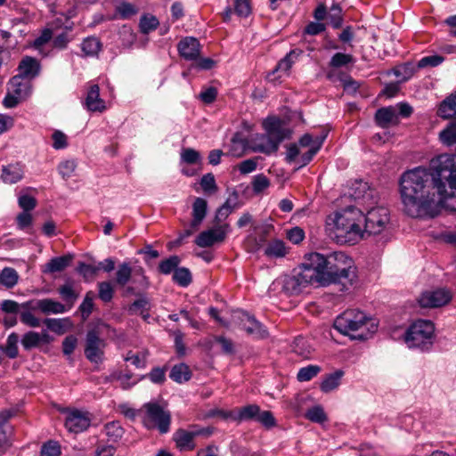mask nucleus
<instances>
[{
    "instance_id": "obj_1",
    "label": "nucleus",
    "mask_w": 456,
    "mask_h": 456,
    "mask_svg": "<svg viewBox=\"0 0 456 456\" xmlns=\"http://www.w3.org/2000/svg\"><path fill=\"white\" fill-rule=\"evenodd\" d=\"M456 190V157L443 154L433 159L428 167L404 171L399 178V193L403 212L413 218H433L440 205L453 197Z\"/></svg>"
},
{
    "instance_id": "obj_2",
    "label": "nucleus",
    "mask_w": 456,
    "mask_h": 456,
    "mask_svg": "<svg viewBox=\"0 0 456 456\" xmlns=\"http://www.w3.org/2000/svg\"><path fill=\"white\" fill-rule=\"evenodd\" d=\"M313 265L318 271L319 286L339 284L340 290L348 289L356 279V268L351 257L343 252H335L328 256L314 252L310 253Z\"/></svg>"
},
{
    "instance_id": "obj_3",
    "label": "nucleus",
    "mask_w": 456,
    "mask_h": 456,
    "mask_svg": "<svg viewBox=\"0 0 456 456\" xmlns=\"http://www.w3.org/2000/svg\"><path fill=\"white\" fill-rule=\"evenodd\" d=\"M362 219V212L350 206L336 212L334 217L329 219L327 225L334 232V237L338 243L354 244L362 239L361 226Z\"/></svg>"
},
{
    "instance_id": "obj_4",
    "label": "nucleus",
    "mask_w": 456,
    "mask_h": 456,
    "mask_svg": "<svg viewBox=\"0 0 456 456\" xmlns=\"http://www.w3.org/2000/svg\"><path fill=\"white\" fill-rule=\"evenodd\" d=\"M334 328L351 339L367 340L378 330L374 319L368 317L357 309H348L338 315L334 322Z\"/></svg>"
},
{
    "instance_id": "obj_5",
    "label": "nucleus",
    "mask_w": 456,
    "mask_h": 456,
    "mask_svg": "<svg viewBox=\"0 0 456 456\" xmlns=\"http://www.w3.org/2000/svg\"><path fill=\"white\" fill-rule=\"evenodd\" d=\"M265 134H257L253 140L252 150L266 155L276 153L280 144L290 137L291 131L283 126L279 118H269L264 122Z\"/></svg>"
},
{
    "instance_id": "obj_6",
    "label": "nucleus",
    "mask_w": 456,
    "mask_h": 456,
    "mask_svg": "<svg viewBox=\"0 0 456 456\" xmlns=\"http://www.w3.org/2000/svg\"><path fill=\"white\" fill-rule=\"evenodd\" d=\"M313 264L310 254H308L305 262L294 270V273L285 279L283 288L288 293L297 295L308 285H319L318 271Z\"/></svg>"
},
{
    "instance_id": "obj_7",
    "label": "nucleus",
    "mask_w": 456,
    "mask_h": 456,
    "mask_svg": "<svg viewBox=\"0 0 456 456\" xmlns=\"http://www.w3.org/2000/svg\"><path fill=\"white\" fill-rule=\"evenodd\" d=\"M435 326L431 321L418 320L406 331L405 342L410 348L428 351L434 340Z\"/></svg>"
},
{
    "instance_id": "obj_8",
    "label": "nucleus",
    "mask_w": 456,
    "mask_h": 456,
    "mask_svg": "<svg viewBox=\"0 0 456 456\" xmlns=\"http://www.w3.org/2000/svg\"><path fill=\"white\" fill-rule=\"evenodd\" d=\"M145 410L142 423L147 429H158L160 434H166L170 429L171 414L165 411L158 403H147L143 405Z\"/></svg>"
},
{
    "instance_id": "obj_9",
    "label": "nucleus",
    "mask_w": 456,
    "mask_h": 456,
    "mask_svg": "<svg viewBox=\"0 0 456 456\" xmlns=\"http://www.w3.org/2000/svg\"><path fill=\"white\" fill-rule=\"evenodd\" d=\"M232 320L239 328L244 330L248 336L256 339L268 338L269 332L265 326L257 321L254 315L242 310L233 312Z\"/></svg>"
},
{
    "instance_id": "obj_10",
    "label": "nucleus",
    "mask_w": 456,
    "mask_h": 456,
    "mask_svg": "<svg viewBox=\"0 0 456 456\" xmlns=\"http://www.w3.org/2000/svg\"><path fill=\"white\" fill-rule=\"evenodd\" d=\"M107 343L101 337L97 329L89 330L86 336L84 353L86 359L93 363H101L104 360Z\"/></svg>"
},
{
    "instance_id": "obj_11",
    "label": "nucleus",
    "mask_w": 456,
    "mask_h": 456,
    "mask_svg": "<svg viewBox=\"0 0 456 456\" xmlns=\"http://www.w3.org/2000/svg\"><path fill=\"white\" fill-rule=\"evenodd\" d=\"M365 225L362 230V238L364 234L375 235L380 233L388 224L389 211L384 207H376L368 210L364 216Z\"/></svg>"
},
{
    "instance_id": "obj_12",
    "label": "nucleus",
    "mask_w": 456,
    "mask_h": 456,
    "mask_svg": "<svg viewBox=\"0 0 456 456\" xmlns=\"http://www.w3.org/2000/svg\"><path fill=\"white\" fill-rule=\"evenodd\" d=\"M138 283L142 288H147L149 285L148 278L144 274L142 267L132 269L129 263L124 262L120 264L116 272L115 283L119 287H125L130 280Z\"/></svg>"
},
{
    "instance_id": "obj_13",
    "label": "nucleus",
    "mask_w": 456,
    "mask_h": 456,
    "mask_svg": "<svg viewBox=\"0 0 456 456\" xmlns=\"http://www.w3.org/2000/svg\"><path fill=\"white\" fill-rule=\"evenodd\" d=\"M230 225L224 223L221 225L201 232L195 239L194 242L200 248L211 247L216 243L224 241L227 234L230 232Z\"/></svg>"
},
{
    "instance_id": "obj_14",
    "label": "nucleus",
    "mask_w": 456,
    "mask_h": 456,
    "mask_svg": "<svg viewBox=\"0 0 456 456\" xmlns=\"http://www.w3.org/2000/svg\"><path fill=\"white\" fill-rule=\"evenodd\" d=\"M452 295L450 290L437 289L426 290L419 296L418 302L423 308H436L447 305L452 300Z\"/></svg>"
},
{
    "instance_id": "obj_15",
    "label": "nucleus",
    "mask_w": 456,
    "mask_h": 456,
    "mask_svg": "<svg viewBox=\"0 0 456 456\" xmlns=\"http://www.w3.org/2000/svg\"><path fill=\"white\" fill-rule=\"evenodd\" d=\"M91 424V419L87 412L79 410L67 411L65 419L66 428L72 433H80L86 430Z\"/></svg>"
},
{
    "instance_id": "obj_16",
    "label": "nucleus",
    "mask_w": 456,
    "mask_h": 456,
    "mask_svg": "<svg viewBox=\"0 0 456 456\" xmlns=\"http://www.w3.org/2000/svg\"><path fill=\"white\" fill-rule=\"evenodd\" d=\"M21 307L32 310H40L45 314H63L66 312V307L61 303L51 298L39 299L36 301H28L21 305Z\"/></svg>"
},
{
    "instance_id": "obj_17",
    "label": "nucleus",
    "mask_w": 456,
    "mask_h": 456,
    "mask_svg": "<svg viewBox=\"0 0 456 456\" xmlns=\"http://www.w3.org/2000/svg\"><path fill=\"white\" fill-rule=\"evenodd\" d=\"M18 74L16 76L23 78L32 80L41 72L40 61L31 56H24L18 65Z\"/></svg>"
},
{
    "instance_id": "obj_18",
    "label": "nucleus",
    "mask_w": 456,
    "mask_h": 456,
    "mask_svg": "<svg viewBox=\"0 0 456 456\" xmlns=\"http://www.w3.org/2000/svg\"><path fill=\"white\" fill-rule=\"evenodd\" d=\"M177 50L184 60L196 61L200 54V44L197 38L186 37L178 43Z\"/></svg>"
},
{
    "instance_id": "obj_19",
    "label": "nucleus",
    "mask_w": 456,
    "mask_h": 456,
    "mask_svg": "<svg viewBox=\"0 0 456 456\" xmlns=\"http://www.w3.org/2000/svg\"><path fill=\"white\" fill-rule=\"evenodd\" d=\"M1 171V181L6 184H13L23 179L25 166L21 162L17 161L2 166Z\"/></svg>"
},
{
    "instance_id": "obj_20",
    "label": "nucleus",
    "mask_w": 456,
    "mask_h": 456,
    "mask_svg": "<svg viewBox=\"0 0 456 456\" xmlns=\"http://www.w3.org/2000/svg\"><path fill=\"white\" fill-rule=\"evenodd\" d=\"M84 105L91 112H103L106 110L105 102L100 97V87L97 84L90 86Z\"/></svg>"
},
{
    "instance_id": "obj_21",
    "label": "nucleus",
    "mask_w": 456,
    "mask_h": 456,
    "mask_svg": "<svg viewBox=\"0 0 456 456\" xmlns=\"http://www.w3.org/2000/svg\"><path fill=\"white\" fill-rule=\"evenodd\" d=\"M375 122L381 128L397 125L399 118L395 109L392 106L379 109L375 113Z\"/></svg>"
},
{
    "instance_id": "obj_22",
    "label": "nucleus",
    "mask_w": 456,
    "mask_h": 456,
    "mask_svg": "<svg viewBox=\"0 0 456 456\" xmlns=\"http://www.w3.org/2000/svg\"><path fill=\"white\" fill-rule=\"evenodd\" d=\"M208 211V202L202 198H196L192 204V219L191 222V227L192 229H198L204 218L206 217Z\"/></svg>"
},
{
    "instance_id": "obj_23",
    "label": "nucleus",
    "mask_w": 456,
    "mask_h": 456,
    "mask_svg": "<svg viewBox=\"0 0 456 456\" xmlns=\"http://www.w3.org/2000/svg\"><path fill=\"white\" fill-rule=\"evenodd\" d=\"M174 441L180 451H192L196 447L194 438L190 430L179 428L174 434Z\"/></svg>"
},
{
    "instance_id": "obj_24",
    "label": "nucleus",
    "mask_w": 456,
    "mask_h": 456,
    "mask_svg": "<svg viewBox=\"0 0 456 456\" xmlns=\"http://www.w3.org/2000/svg\"><path fill=\"white\" fill-rule=\"evenodd\" d=\"M345 375L343 370H336L332 373H329L323 377L320 385V388L323 393H330L337 389L341 384V379Z\"/></svg>"
},
{
    "instance_id": "obj_25",
    "label": "nucleus",
    "mask_w": 456,
    "mask_h": 456,
    "mask_svg": "<svg viewBox=\"0 0 456 456\" xmlns=\"http://www.w3.org/2000/svg\"><path fill=\"white\" fill-rule=\"evenodd\" d=\"M437 115L444 119H449L456 116V91L441 102Z\"/></svg>"
},
{
    "instance_id": "obj_26",
    "label": "nucleus",
    "mask_w": 456,
    "mask_h": 456,
    "mask_svg": "<svg viewBox=\"0 0 456 456\" xmlns=\"http://www.w3.org/2000/svg\"><path fill=\"white\" fill-rule=\"evenodd\" d=\"M22 79L18 76L12 77L9 81V86L12 93L25 100L30 95L32 86L29 82H22Z\"/></svg>"
},
{
    "instance_id": "obj_27",
    "label": "nucleus",
    "mask_w": 456,
    "mask_h": 456,
    "mask_svg": "<svg viewBox=\"0 0 456 456\" xmlns=\"http://www.w3.org/2000/svg\"><path fill=\"white\" fill-rule=\"evenodd\" d=\"M71 260V255L53 257L44 265L42 272L45 273L61 272L69 265Z\"/></svg>"
},
{
    "instance_id": "obj_28",
    "label": "nucleus",
    "mask_w": 456,
    "mask_h": 456,
    "mask_svg": "<svg viewBox=\"0 0 456 456\" xmlns=\"http://www.w3.org/2000/svg\"><path fill=\"white\" fill-rule=\"evenodd\" d=\"M291 347L292 351L303 359H310L314 352L313 346L308 340L303 337L296 338Z\"/></svg>"
},
{
    "instance_id": "obj_29",
    "label": "nucleus",
    "mask_w": 456,
    "mask_h": 456,
    "mask_svg": "<svg viewBox=\"0 0 456 456\" xmlns=\"http://www.w3.org/2000/svg\"><path fill=\"white\" fill-rule=\"evenodd\" d=\"M12 411L4 410L0 412V456H3L11 446L5 432L3 429L4 425L12 418Z\"/></svg>"
},
{
    "instance_id": "obj_30",
    "label": "nucleus",
    "mask_w": 456,
    "mask_h": 456,
    "mask_svg": "<svg viewBox=\"0 0 456 456\" xmlns=\"http://www.w3.org/2000/svg\"><path fill=\"white\" fill-rule=\"evenodd\" d=\"M169 377L176 383H183L188 381L191 378V371L187 364L179 363L172 367Z\"/></svg>"
},
{
    "instance_id": "obj_31",
    "label": "nucleus",
    "mask_w": 456,
    "mask_h": 456,
    "mask_svg": "<svg viewBox=\"0 0 456 456\" xmlns=\"http://www.w3.org/2000/svg\"><path fill=\"white\" fill-rule=\"evenodd\" d=\"M264 253L268 257L279 258L285 256L287 254V248L284 241L281 240H274L268 242L265 248Z\"/></svg>"
},
{
    "instance_id": "obj_32",
    "label": "nucleus",
    "mask_w": 456,
    "mask_h": 456,
    "mask_svg": "<svg viewBox=\"0 0 456 456\" xmlns=\"http://www.w3.org/2000/svg\"><path fill=\"white\" fill-rule=\"evenodd\" d=\"M81 49L86 56H97L102 50V43L96 37H87L81 43Z\"/></svg>"
},
{
    "instance_id": "obj_33",
    "label": "nucleus",
    "mask_w": 456,
    "mask_h": 456,
    "mask_svg": "<svg viewBox=\"0 0 456 456\" xmlns=\"http://www.w3.org/2000/svg\"><path fill=\"white\" fill-rule=\"evenodd\" d=\"M19 281V274L14 268L4 267L0 272V284L6 289H12Z\"/></svg>"
},
{
    "instance_id": "obj_34",
    "label": "nucleus",
    "mask_w": 456,
    "mask_h": 456,
    "mask_svg": "<svg viewBox=\"0 0 456 456\" xmlns=\"http://www.w3.org/2000/svg\"><path fill=\"white\" fill-rule=\"evenodd\" d=\"M260 407L256 404H248L240 408L237 415L234 417V420L247 421V420H256Z\"/></svg>"
},
{
    "instance_id": "obj_35",
    "label": "nucleus",
    "mask_w": 456,
    "mask_h": 456,
    "mask_svg": "<svg viewBox=\"0 0 456 456\" xmlns=\"http://www.w3.org/2000/svg\"><path fill=\"white\" fill-rule=\"evenodd\" d=\"M58 292L63 301L69 305V308L73 306L79 297V292L74 289L73 284L69 281L61 286L58 289Z\"/></svg>"
},
{
    "instance_id": "obj_36",
    "label": "nucleus",
    "mask_w": 456,
    "mask_h": 456,
    "mask_svg": "<svg viewBox=\"0 0 456 456\" xmlns=\"http://www.w3.org/2000/svg\"><path fill=\"white\" fill-rule=\"evenodd\" d=\"M118 35L121 45L126 49L131 48L136 41V34L134 32L132 28L127 25H123L118 29Z\"/></svg>"
},
{
    "instance_id": "obj_37",
    "label": "nucleus",
    "mask_w": 456,
    "mask_h": 456,
    "mask_svg": "<svg viewBox=\"0 0 456 456\" xmlns=\"http://www.w3.org/2000/svg\"><path fill=\"white\" fill-rule=\"evenodd\" d=\"M19 336L17 333H11L4 346H2V353H4L10 359H14L19 354L18 350Z\"/></svg>"
},
{
    "instance_id": "obj_38",
    "label": "nucleus",
    "mask_w": 456,
    "mask_h": 456,
    "mask_svg": "<svg viewBox=\"0 0 456 456\" xmlns=\"http://www.w3.org/2000/svg\"><path fill=\"white\" fill-rule=\"evenodd\" d=\"M105 434L110 441L118 442L122 438L125 430L118 421H111L104 426Z\"/></svg>"
},
{
    "instance_id": "obj_39",
    "label": "nucleus",
    "mask_w": 456,
    "mask_h": 456,
    "mask_svg": "<svg viewBox=\"0 0 456 456\" xmlns=\"http://www.w3.org/2000/svg\"><path fill=\"white\" fill-rule=\"evenodd\" d=\"M159 25V20L153 15L143 14L140 18L139 28L142 34H149L150 32L155 30Z\"/></svg>"
},
{
    "instance_id": "obj_40",
    "label": "nucleus",
    "mask_w": 456,
    "mask_h": 456,
    "mask_svg": "<svg viewBox=\"0 0 456 456\" xmlns=\"http://www.w3.org/2000/svg\"><path fill=\"white\" fill-rule=\"evenodd\" d=\"M44 323L47 326L49 330L52 331L61 335L64 334L67 330V327L70 325V322L68 318L66 319H50L47 318L44 321Z\"/></svg>"
},
{
    "instance_id": "obj_41",
    "label": "nucleus",
    "mask_w": 456,
    "mask_h": 456,
    "mask_svg": "<svg viewBox=\"0 0 456 456\" xmlns=\"http://www.w3.org/2000/svg\"><path fill=\"white\" fill-rule=\"evenodd\" d=\"M322 371L319 365H307L299 369L297 374V379L299 382H306L316 377Z\"/></svg>"
},
{
    "instance_id": "obj_42",
    "label": "nucleus",
    "mask_w": 456,
    "mask_h": 456,
    "mask_svg": "<svg viewBox=\"0 0 456 456\" xmlns=\"http://www.w3.org/2000/svg\"><path fill=\"white\" fill-rule=\"evenodd\" d=\"M439 136L441 141L448 146L456 144V119L441 131Z\"/></svg>"
},
{
    "instance_id": "obj_43",
    "label": "nucleus",
    "mask_w": 456,
    "mask_h": 456,
    "mask_svg": "<svg viewBox=\"0 0 456 456\" xmlns=\"http://www.w3.org/2000/svg\"><path fill=\"white\" fill-rule=\"evenodd\" d=\"M173 281L181 287H187L191 282V274L188 268H176L173 273Z\"/></svg>"
},
{
    "instance_id": "obj_44",
    "label": "nucleus",
    "mask_w": 456,
    "mask_h": 456,
    "mask_svg": "<svg viewBox=\"0 0 456 456\" xmlns=\"http://www.w3.org/2000/svg\"><path fill=\"white\" fill-rule=\"evenodd\" d=\"M114 296V288L110 281L98 283V297L104 303H109Z\"/></svg>"
},
{
    "instance_id": "obj_45",
    "label": "nucleus",
    "mask_w": 456,
    "mask_h": 456,
    "mask_svg": "<svg viewBox=\"0 0 456 456\" xmlns=\"http://www.w3.org/2000/svg\"><path fill=\"white\" fill-rule=\"evenodd\" d=\"M167 370V366L152 368L151 370L148 374L143 375L142 379L148 378L152 383L161 385L166 381Z\"/></svg>"
},
{
    "instance_id": "obj_46",
    "label": "nucleus",
    "mask_w": 456,
    "mask_h": 456,
    "mask_svg": "<svg viewBox=\"0 0 456 456\" xmlns=\"http://www.w3.org/2000/svg\"><path fill=\"white\" fill-rule=\"evenodd\" d=\"M305 418L315 423H323L327 420V415L320 405L308 409L305 412Z\"/></svg>"
},
{
    "instance_id": "obj_47",
    "label": "nucleus",
    "mask_w": 456,
    "mask_h": 456,
    "mask_svg": "<svg viewBox=\"0 0 456 456\" xmlns=\"http://www.w3.org/2000/svg\"><path fill=\"white\" fill-rule=\"evenodd\" d=\"M20 343L26 351H28L40 345L39 333L36 331H28L22 336Z\"/></svg>"
},
{
    "instance_id": "obj_48",
    "label": "nucleus",
    "mask_w": 456,
    "mask_h": 456,
    "mask_svg": "<svg viewBox=\"0 0 456 456\" xmlns=\"http://www.w3.org/2000/svg\"><path fill=\"white\" fill-rule=\"evenodd\" d=\"M252 190L255 194H260L270 186V180L264 174H258L253 177Z\"/></svg>"
},
{
    "instance_id": "obj_49",
    "label": "nucleus",
    "mask_w": 456,
    "mask_h": 456,
    "mask_svg": "<svg viewBox=\"0 0 456 456\" xmlns=\"http://www.w3.org/2000/svg\"><path fill=\"white\" fill-rule=\"evenodd\" d=\"M353 62L354 57L351 54L337 53L331 57L330 66L331 68L338 69Z\"/></svg>"
},
{
    "instance_id": "obj_50",
    "label": "nucleus",
    "mask_w": 456,
    "mask_h": 456,
    "mask_svg": "<svg viewBox=\"0 0 456 456\" xmlns=\"http://www.w3.org/2000/svg\"><path fill=\"white\" fill-rule=\"evenodd\" d=\"M180 258L177 256H171L159 263V270L163 274H169L177 268Z\"/></svg>"
},
{
    "instance_id": "obj_51",
    "label": "nucleus",
    "mask_w": 456,
    "mask_h": 456,
    "mask_svg": "<svg viewBox=\"0 0 456 456\" xmlns=\"http://www.w3.org/2000/svg\"><path fill=\"white\" fill-rule=\"evenodd\" d=\"M136 7L128 2H122L116 7V12L121 19H128L137 13Z\"/></svg>"
},
{
    "instance_id": "obj_52",
    "label": "nucleus",
    "mask_w": 456,
    "mask_h": 456,
    "mask_svg": "<svg viewBox=\"0 0 456 456\" xmlns=\"http://www.w3.org/2000/svg\"><path fill=\"white\" fill-rule=\"evenodd\" d=\"M292 53H289L287 54L282 60H281L278 64L276 65L275 69L273 70L272 73L268 75V77L271 80H275L276 77H272L275 75L277 72H282L284 74H288V71L290 69L292 61L290 60V55Z\"/></svg>"
},
{
    "instance_id": "obj_53",
    "label": "nucleus",
    "mask_w": 456,
    "mask_h": 456,
    "mask_svg": "<svg viewBox=\"0 0 456 456\" xmlns=\"http://www.w3.org/2000/svg\"><path fill=\"white\" fill-rule=\"evenodd\" d=\"M341 12L342 10L338 4H332L329 19L330 21V25L334 28H338L342 26L343 19L341 16Z\"/></svg>"
},
{
    "instance_id": "obj_54",
    "label": "nucleus",
    "mask_w": 456,
    "mask_h": 456,
    "mask_svg": "<svg viewBox=\"0 0 456 456\" xmlns=\"http://www.w3.org/2000/svg\"><path fill=\"white\" fill-rule=\"evenodd\" d=\"M181 159L187 164H197L201 160L200 154L199 151L191 148L183 149L181 152Z\"/></svg>"
},
{
    "instance_id": "obj_55",
    "label": "nucleus",
    "mask_w": 456,
    "mask_h": 456,
    "mask_svg": "<svg viewBox=\"0 0 456 456\" xmlns=\"http://www.w3.org/2000/svg\"><path fill=\"white\" fill-rule=\"evenodd\" d=\"M94 294L93 291H88L86 294L85 298L79 306L84 318H87L91 314L94 307Z\"/></svg>"
},
{
    "instance_id": "obj_56",
    "label": "nucleus",
    "mask_w": 456,
    "mask_h": 456,
    "mask_svg": "<svg viewBox=\"0 0 456 456\" xmlns=\"http://www.w3.org/2000/svg\"><path fill=\"white\" fill-rule=\"evenodd\" d=\"M444 61V58L441 55H429L421 58L418 62V68L423 69L426 67H436Z\"/></svg>"
},
{
    "instance_id": "obj_57",
    "label": "nucleus",
    "mask_w": 456,
    "mask_h": 456,
    "mask_svg": "<svg viewBox=\"0 0 456 456\" xmlns=\"http://www.w3.org/2000/svg\"><path fill=\"white\" fill-rule=\"evenodd\" d=\"M200 185L205 192L212 193L217 190L215 176L211 173L202 176Z\"/></svg>"
},
{
    "instance_id": "obj_58",
    "label": "nucleus",
    "mask_w": 456,
    "mask_h": 456,
    "mask_svg": "<svg viewBox=\"0 0 456 456\" xmlns=\"http://www.w3.org/2000/svg\"><path fill=\"white\" fill-rule=\"evenodd\" d=\"M76 167L77 164L74 160H65L59 165L58 170L62 178L68 179L73 175Z\"/></svg>"
},
{
    "instance_id": "obj_59",
    "label": "nucleus",
    "mask_w": 456,
    "mask_h": 456,
    "mask_svg": "<svg viewBox=\"0 0 456 456\" xmlns=\"http://www.w3.org/2000/svg\"><path fill=\"white\" fill-rule=\"evenodd\" d=\"M264 427L270 428L276 425L275 418L270 411H261L258 413L256 420Z\"/></svg>"
},
{
    "instance_id": "obj_60",
    "label": "nucleus",
    "mask_w": 456,
    "mask_h": 456,
    "mask_svg": "<svg viewBox=\"0 0 456 456\" xmlns=\"http://www.w3.org/2000/svg\"><path fill=\"white\" fill-rule=\"evenodd\" d=\"M20 319L23 324L31 328L39 327L41 323L40 320L29 311L20 312Z\"/></svg>"
},
{
    "instance_id": "obj_61",
    "label": "nucleus",
    "mask_w": 456,
    "mask_h": 456,
    "mask_svg": "<svg viewBox=\"0 0 456 456\" xmlns=\"http://www.w3.org/2000/svg\"><path fill=\"white\" fill-rule=\"evenodd\" d=\"M323 139L320 140L318 142H315L314 146H312L305 153H304L300 158V167H304L307 165L314 158V156L318 152Z\"/></svg>"
},
{
    "instance_id": "obj_62",
    "label": "nucleus",
    "mask_w": 456,
    "mask_h": 456,
    "mask_svg": "<svg viewBox=\"0 0 456 456\" xmlns=\"http://www.w3.org/2000/svg\"><path fill=\"white\" fill-rule=\"evenodd\" d=\"M60 446L56 442L50 441L45 443L41 449L40 456H60Z\"/></svg>"
},
{
    "instance_id": "obj_63",
    "label": "nucleus",
    "mask_w": 456,
    "mask_h": 456,
    "mask_svg": "<svg viewBox=\"0 0 456 456\" xmlns=\"http://www.w3.org/2000/svg\"><path fill=\"white\" fill-rule=\"evenodd\" d=\"M234 12L240 17H248L251 12L248 0H235Z\"/></svg>"
},
{
    "instance_id": "obj_64",
    "label": "nucleus",
    "mask_w": 456,
    "mask_h": 456,
    "mask_svg": "<svg viewBox=\"0 0 456 456\" xmlns=\"http://www.w3.org/2000/svg\"><path fill=\"white\" fill-rule=\"evenodd\" d=\"M19 206L23 209L25 212H29L30 210L34 209L37 206V200L30 196V195H22L19 198Z\"/></svg>"
}]
</instances>
